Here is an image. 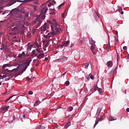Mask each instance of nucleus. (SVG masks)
I'll use <instances>...</instances> for the list:
<instances>
[{"label": "nucleus", "mask_w": 129, "mask_h": 129, "mask_svg": "<svg viewBox=\"0 0 129 129\" xmlns=\"http://www.w3.org/2000/svg\"><path fill=\"white\" fill-rule=\"evenodd\" d=\"M98 91L100 93H103L102 89H101V88H98Z\"/></svg>", "instance_id": "nucleus-43"}, {"label": "nucleus", "mask_w": 129, "mask_h": 129, "mask_svg": "<svg viewBox=\"0 0 129 129\" xmlns=\"http://www.w3.org/2000/svg\"><path fill=\"white\" fill-rule=\"evenodd\" d=\"M70 41L68 40L67 41H63L61 44V47H67L68 46V44H70Z\"/></svg>", "instance_id": "nucleus-14"}, {"label": "nucleus", "mask_w": 129, "mask_h": 129, "mask_svg": "<svg viewBox=\"0 0 129 129\" xmlns=\"http://www.w3.org/2000/svg\"><path fill=\"white\" fill-rule=\"evenodd\" d=\"M54 26L55 27V28H57V23H54Z\"/></svg>", "instance_id": "nucleus-58"}, {"label": "nucleus", "mask_w": 129, "mask_h": 129, "mask_svg": "<svg viewBox=\"0 0 129 129\" xmlns=\"http://www.w3.org/2000/svg\"><path fill=\"white\" fill-rule=\"evenodd\" d=\"M13 96H10L8 99H6V100H5L6 102H8V101H9V100H10V99H11V98H13Z\"/></svg>", "instance_id": "nucleus-36"}, {"label": "nucleus", "mask_w": 129, "mask_h": 129, "mask_svg": "<svg viewBox=\"0 0 129 129\" xmlns=\"http://www.w3.org/2000/svg\"><path fill=\"white\" fill-rule=\"evenodd\" d=\"M101 110H102V108H101V107L98 108L97 112L96 114V115H97V116L96 118H97V117H98L99 115H100V112H101Z\"/></svg>", "instance_id": "nucleus-12"}, {"label": "nucleus", "mask_w": 129, "mask_h": 129, "mask_svg": "<svg viewBox=\"0 0 129 129\" xmlns=\"http://www.w3.org/2000/svg\"><path fill=\"white\" fill-rule=\"evenodd\" d=\"M65 5V3H63L61 4H60L58 7V9H61V7H63V6H64Z\"/></svg>", "instance_id": "nucleus-33"}, {"label": "nucleus", "mask_w": 129, "mask_h": 129, "mask_svg": "<svg viewBox=\"0 0 129 129\" xmlns=\"http://www.w3.org/2000/svg\"><path fill=\"white\" fill-rule=\"evenodd\" d=\"M21 14H26V12H25V10L24 8H22L20 10Z\"/></svg>", "instance_id": "nucleus-31"}, {"label": "nucleus", "mask_w": 129, "mask_h": 129, "mask_svg": "<svg viewBox=\"0 0 129 129\" xmlns=\"http://www.w3.org/2000/svg\"><path fill=\"white\" fill-rule=\"evenodd\" d=\"M47 27H48L47 23H44L43 26H41L40 27L41 32H45V31H46V29H47Z\"/></svg>", "instance_id": "nucleus-10"}, {"label": "nucleus", "mask_w": 129, "mask_h": 129, "mask_svg": "<svg viewBox=\"0 0 129 129\" xmlns=\"http://www.w3.org/2000/svg\"><path fill=\"white\" fill-rule=\"evenodd\" d=\"M12 30H13V31L16 32V33H17V32H18V27H14V28H13Z\"/></svg>", "instance_id": "nucleus-37"}, {"label": "nucleus", "mask_w": 129, "mask_h": 129, "mask_svg": "<svg viewBox=\"0 0 129 129\" xmlns=\"http://www.w3.org/2000/svg\"><path fill=\"white\" fill-rule=\"evenodd\" d=\"M54 30H54V34H55V35H56L57 34H58V33H60V32H61L62 29L61 28H60L55 27L54 28Z\"/></svg>", "instance_id": "nucleus-9"}, {"label": "nucleus", "mask_w": 129, "mask_h": 129, "mask_svg": "<svg viewBox=\"0 0 129 129\" xmlns=\"http://www.w3.org/2000/svg\"><path fill=\"white\" fill-rule=\"evenodd\" d=\"M24 31H25V30H20V34L21 35H25V32H24Z\"/></svg>", "instance_id": "nucleus-34"}, {"label": "nucleus", "mask_w": 129, "mask_h": 129, "mask_svg": "<svg viewBox=\"0 0 129 129\" xmlns=\"http://www.w3.org/2000/svg\"><path fill=\"white\" fill-rule=\"evenodd\" d=\"M35 66H36V67L39 66V62H37V63H36Z\"/></svg>", "instance_id": "nucleus-60"}, {"label": "nucleus", "mask_w": 129, "mask_h": 129, "mask_svg": "<svg viewBox=\"0 0 129 129\" xmlns=\"http://www.w3.org/2000/svg\"><path fill=\"white\" fill-rule=\"evenodd\" d=\"M118 10L119 11H122V8L120 6L118 7Z\"/></svg>", "instance_id": "nucleus-50"}, {"label": "nucleus", "mask_w": 129, "mask_h": 129, "mask_svg": "<svg viewBox=\"0 0 129 129\" xmlns=\"http://www.w3.org/2000/svg\"><path fill=\"white\" fill-rule=\"evenodd\" d=\"M126 110L127 112H129V108H126Z\"/></svg>", "instance_id": "nucleus-62"}, {"label": "nucleus", "mask_w": 129, "mask_h": 129, "mask_svg": "<svg viewBox=\"0 0 129 129\" xmlns=\"http://www.w3.org/2000/svg\"><path fill=\"white\" fill-rule=\"evenodd\" d=\"M51 6H53V5L52 4H50V5H47L48 7H51Z\"/></svg>", "instance_id": "nucleus-63"}, {"label": "nucleus", "mask_w": 129, "mask_h": 129, "mask_svg": "<svg viewBox=\"0 0 129 129\" xmlns=\"http://www.w3.org/2000/svg\"><path fill=\"white\" fill-rule=\"evenodd\" d=\"M38 128L39 129H44L45 128V127L43 125H39L38 127Z\"/></svg>", "instance_id": "nucleus-25"}, {"label": "nucleus", "mask_w": 129, "mask_h": 129, "mask_svg": "<svg viewBox=\"0 0 129 129\" xmlns=\"http://www.w3.org/2000/svg\"><path fill=\"white\" fill-rule=\"evenodd\" d=\"M32 7L33 8L34 12H36V11H37V6L35 5H32Z\"/></svg>", "instance_id": "nucleus-30"}, {"label": "nucleus", "mask_w": 129, "mask_h": 129, "mask_svg": "<svg viewBox=\"0 0 129 129\" xmlns=\"http://www.w3.org/2000/svg\"><path fill=\"white\" fill-rule=\"evenodd\" d=\"M6 67H10V64L7 63L4 64L3 66L2 67L3 69H5Z\"/></svg>", "instance_id": "nucleus-24"}, {"label": "nucleus", "mask_w": 129, "mask_h": 129, "mask_svg": "<svg viewBox=\"0 0 129 129\" xmlns=\"http://www.w3.org/2000/svg\"><path fill=\"white\" fill-rule=\"evenodd\" d=\"M71 123V122L69 121L68 122H67L66 125H64V128H68V127H69V126H70V124Z\"/></svg>", "instance_id": "nucleus-20"}, {"label": "nucleus", "mask_w": 129, "mask_h": 129, "mask_svg": "<svg viewBox=\"0 0 129 129\" xmlns=\"http://www.w3.org/2000/svg\"><path fill=\"white\" fill-rule=\"evenodd\" d=\"M115 41L116 42H117V41H118V39L116 37V38H115Z\"/></svg>", "instance_id": "nucleus-59"}, {"label": "nucleus", "mask_w": 129, "mask_h": 129, "mask_svg": "<svg viewBox=\"0 0 129 129\" xmlns=\"http://www.w3.org/2000/svg\"><path fill=\"white\" fill-rule=\"evenodd\" d=\"M89 66V63L88 62H87L85 63V68H88Z\"/></svg>", "instance_id": "nucleus-32"}, {"label": "nucleus", "mask_w": 129, "mask_h": 129, "mask_svg": "<svg viewBox=\"0 0 129 129\" xmlns=\"http://www.w3.org/2000/svg\"><path fill=\"white\" fill-rule=\"evenodd\" d=\"M94 49H95L94 45H92V46H91V50L92 53H93V54H95V53H94V52H93V50H94Z\"/></svg>", "instance_id": "nucleus-28"}, {"label": "nucleus", "mask_w": 129, "mask_h": 129, "mask_svg": "<svg viewBox=\"0 0 129 129\" xmlns=\"http://www.w3.org/2000/svg\"><path fill=\"white\" fill-rule=\"evenodd\" d=\"M32 61V58H29L25 62L26 66H30V63Z\"/></svg>", "instance_id": "nucleus-17"}, {"label": "nucleus", "mask_w": 129, "mask_h": 129, "mask_svg": "<svg viewBox=\"0 0 129 129\" xmlns=\"http://www.w3.org/2000/svg\"><path fill=\"white\" fill-rule=\"evenodd\" d=\"M16 26H17V27H20L21 25L20 21H17L16 22Z\"/></svg>", "instance_id": "nucleus-23"}, {"label": "nucleus", "mask_w": 129, "mask_h": 129, "mask_svg": "<svg viewBox=\"0 0 129 129\" xmlns=\"http://www.w3.org/2000/svg\"><path fill=\"white\" fill-rule=\"evenodd\" d=\"M44 38H45L46 39H47V38H49L48 34L47 35H44Z\"/></svg>", "instance_id": "nucleus-52"}, {"label": "nucleus", "mask_w": 129, "mask_h": 129, "mask_svg": "<svg viewBox=\"0 0 129 129\" xmlns=\"http://www.w3.org/2000/svg\"><path fill=\"white\" fill-rule=\"evenodd\" d=\"M23 3V1H21V0H15V4L16 3Z\"/></svg>", "instance_id": "nucleus-45"}, {"label": "nucleus", "mask_w": 129, "mask_h": 129, "mask_svg": "<svg viewBox=\"0 0 129 129\" xmlns=\"http://www.w3.org/2000/svg\"><path fill=\"white\" fill-rule=\"evenodd\" d=\"M10 34L11 35H13L14 36H15V35H17V32L12 30L11 33H10Z\"/></svg>", "instance_id": "nucleus-26"}, {"label": "nucleus", "mask_w": 129, "mask_h": 129, "mask_svg": "<svg viewBox=\"0 0 129 129\" xmlns=\"http://www.w3.org/2000/svg\"><path fill=\"white\" fill-rule=\"evenodd\" d=\"M48 23L50 24V25H52L53 24V23H52V22L51 21H48Z\"/></svg>", "instance_id": "nucleus-56"}, {"label": "nucleus", "mask_w": 129, "mask_h": 129, "mask_svg": "<svg viewBox=\"0 0 129 129\" xmlns=\"http://www.w3.org/2000/svg\"><path fill=\"white\" fill-rule=\"evenodd\" d=\"M100 119V118H99V120H97V121H96L94 125V127H95V126H96V125H97V124H98V122H99Z\"/></svg>", "instance_id": "nucleus-29"}, {"label": "nucleus", "mask_w": 129, "mask_h": 129, "mask_svg": "<svg viewBox=\"0 0 129 129\" xmlns=\"http://www.w3.org/2000/svg\"><path fill=\"white\" fill-rule=\"evenodd\" d=\"M29 17V15L28 14H25V16H24V20H26V18H28Z\"/></svg>", "instance_id": "nucleus-48"}, {"label": "nucleus", "mask_w": 129, "mask_h": 129, "mask_svg": "<svg viewBox=\"0 0 129 129\" xmlns=\"http://www.w3.org/2000/svg\"><path fill=\"white\" fill-rule=\"evenodd\" d=\"M11 13H14L16 15V18H23L22 16V14L19 13V9L15 8L14 9H12Z\"/></svg>", "instance_id": "nucleus-3"}, {"label": "nucleus", "mask_w": 129, "mask_h": 129, "mask_svg": "<svg viewBox=\"0 0 129 129\" xmlns=\"http://www.w3.org/2000/svg\"><path fill=\"white\" fill-rule=\"evenodd\" d=\"M3 110H8L9 109V106H5L2 108Z\"/></svg>", "instance_id": "nucleus-27"}, {"label": "nucleus", "mask_w": 129, "mask_h": 129, "mask_svg": "<svg viewBox=\"0 0 129 129\" xmlns=\"http://www.w3.org/2000/svg\"><path fill=\"white\" fill-rule=\"evenodd\" d=\"M28 94H29V95H32V94H33V91H29L28 92Z\"/></svg>", "instance_id": "nucleus-47"}, {"label": "nucleus", "mask_w": 129, "mask_h": 129, "mask_svg": "<svg viewBox=\"0 0 129 129\" xmlns=\"http://www.w3.org/2000/svg\"><path fill=\"white\" fill-rule=\"evenodd\" d=\"M33 24H37L36 26V28L38 29L40 26H41V24H42V20H41V18L40 16L37 17L34 20L32 21Z\"/></svg>", "instance_id": "nucleus-2"}, {"label": "nucleus", "mask_w": 129, "mask_h": 129, "mask_svg": "<svg viewBox=\"0 0 129 129\" xmlns=\"http://www.w3.org/2000/svg\"><path fill=\"white\" fill-rule=\"evenodd\" d=\"M89 43H90V45H94V44H95V41L94 40H93V39H92V38H91L89 40Z\"/></svg>", "instance_id": "nucleus-22"}, {"label": "nucleus", "mask_w": 129, "mask_h": 129, "mask_svg": "<svg viewBox=\"0 0 129 129\" xmlns=\"http://www.w3.org/2000/svg\"><path fill=\"white\" fill-rule=\"evenodd\" d=\"M87 80H90V77H87Z\"/></svg>", "instance_id": "nucleus-61"}, {"label": "nucleus", "mask_w": 129, "mask_h": 129, "mask_svg": "<svg viewBox=\"0 0 129 129\" xmlns=\"http://www.w3.org/2000/svg\"><path fill=\"white\" fill-rule=\"evenodd\" d=\"M127 58L129 59V54L126 56Z\"/></svg>", "instance_id": "nucleus-64"}, {"label": "nucleus", "mask_w": 129, "mask_h": 129, "mask_svg": "<svg viewBox=\"0 0 129 129\" xmlns=\"http://www.w3.org/2000/svg\"><path fill=\"white\" fill-rule=\"evenodd\" d=\"M84 91L85 93H87L88 92V89L87 88H86L84 89Z\"/></svg>", "instance_id": "nucleus-49"}, {"label": "nucleus", "mask_w": 129, "mask_h": 129, "mask_svg": "<svg viewBox=\"0 0 129 129\" xmlns=\"http://www.w3.org/2000/svg\"><path fill=\"white\" fill-rule=\"evenodd\" d=\"M97 86H95L93 88H92L91 90L90 91L91 92H92V93H93V92H94V91H96V90H97Z\"/></svg>", "instance_id": "nucleus-18"}, {"label": "nucleus", "mask_w": 129, "mask_h": 129, "mask_svg": "<svg viewBox=\"0 0 129 129\" xmlns=\"http://www.w3.org/2000/svg\"><path fill=\"white\" fill-rule=\"evenodd\" d=\"M44 61H48V57H45Z\"/></svg>", "instance_id": "nucleus-55"}, {"label": "nucleus", "mask_w": 129, "mask_h": 129, "mask_svg": "<svg viewBox=\"0 0 129 129\" xmlns=\"http://www.w3.org/2000/svg\"><path fill=\"white\" fill-rule=\"evenodd\" d=\"M32 49V46H29L28 48V50H31Z\"/></svg>", "instance_id": "nucleus-53"}, {"label": "nucleus", "mask_w": 129, "mask_h": 129, "mask_svg": "<svg viewBox=\"0 0 129 129\" xmlns=\"http://www.w3.org/2000/svg\"><path fill=\"white\" fill-rule=\"evenodd\" d=\"M65 84H66V86H69V85H70V82H69V81H67L65 82Z\"/></svg>", "instance_id": "nucleus-38"}, {"label": "nucleus", "mask_w": 129, "mask_h": 129, "mask_svg": "<svg viewBox=\"0 0 129 129\" xmlns=\"http://www.w3.org/2000/svg\"><path fill=\"white\" fill-rule=\"evenodd\" d=\"M36 49H34V50H33V51H32V53L33 54V55H35V56L36 55V54H37V53H36Z\"/></svg>", "instance_id": "nucleus-44"}, {"label": "nucleus", "mask_w": 129, "mask_h": 129, "mask_svg": "<svg viewBox=\"0 0 129 129\" xmlns=\"http://www.w3.org/2000/svg\"><path fill=\"white\" fill-rule=\"evenodd\" d=\"M21 29H22V30H25L26 29V27H25V25L24 24L22 25Z\"/></svg>", "instance_id": "nucleus-39"}, {"label": "nucleus", "mask_w": 129, "mask_h": 129, "mask_svg": "<svg viewBox=\"0 0 129 129\" xmlns=\"http://www.w3.org/2000/svg\"><path fill=\"white\" fill-rule=\"evenodd\" d=\"M6 78V76L0 75V85H2V82H4V79Z\"/></svg>", "instance_id": "nucleus-16"}, {"label": "nucleus", "mask_w": 129, "mask_h": 129, "mask_svg": "<svg viewBox=\"0 0 129 129\" xmlns=\"http://www.w3.org/2000/svg\"><path fill=\"white\" fill-rule=\"evenodd\" d=\"M36 47L37 48L36 49V53H43L44 51L42 50V48H40V45H38V43H36Z\"/></svg>", "instance_id": "nucleus-7"}, {"label": "nucleus", "mask_w": 129, "mask_h": 129, "mask_svg": "<svg viewBox=\"0 0 129 129\" xmlns=\"http://www.w3.org/2000/svg\"><path fill=\"white\" fill-rule=\"evenodd\" d=\"M48 11V7H45L43 8H42L41 11V14L39 16V18L41 19L42 20H44V19L46 18V13Z\"/></svg>", "instance_id": "nucleus-1"}, {"label": "nucleus", "mask_w": 129, "mask_h": 129, "mask_svg": "<svg viewBox=\"0 0 129 129\" xmlns=\"http://www.w3.org/2000/svg\"><path fill=\"white\" fill-rule=\"evenodd\" d=\"M101 110H102V108H101V107L98 108L97 112L96 114V115H97V116L96 118H97V117H98L99 115H100V112H101Z\"/></svg>", "instance_id": "nucleus-13"}, {"label": "nucleus", "mask_w": 129, "mask_h": 129, "mask_svg": "<svg viewBox=\"0 0 129 129\" xmlns=\"http://www.w3.org/2000/svg\"><path fill=\"white\" fill-rule=\"evenodd\" d=\"M90 78L92 80V79H93L94 78V77L93 76H91L90 77Z\"/></svg>", "instance_id": "nucleus-57"}, {"label": "nucleus", "mask_w": 129, "mask_h": 129, "mask_svg": "<svg viewBox=\"0 0 129 129\" xmlns=\"http://www.w3.org/2000/svg\"><path fill=\"white\" fill-rule=\"evenodd\" d=\"M18 58H20V59H24V58H25V57H26V54L25 53V52H22V53L21 54H20L18 56Z\"/></svg>", "instance_id": "nucleus-15"}, {"label": "nucleus", "mask_w": 129, "mask_h": 129, "mask_svg": "<svg viewBox=\"0 0 129 129\" xmlns=\"http://www.w3.org/2000/svg\"><path fill=\"white\" fill-rule=\"evenodd\" d=\"M51 32H50L47 34L49 39H50V38H51V37H52V38H53V37H54L55 35H56L54 33V26L51 25Z\"/></svg>", "instance_id": "nucleus-5"}, {"label": "nucleus", "mask_w": 129, "mask_h": 129, "mask_svg": "<svg viewBox=\"0 0 129 129\" xmlns=\"http://www.w3.org/2000/svg\"><path fill=\"white\" fill-rule=\"evenodd\" d=\"M8 72L10 73V77H11V78H13L14 76L15 77H17V69H14L12 70H8Z\"/></svg>", "instance_id": "nucleus-4"}, {"label": "nucleus", "mask_w": 129, "mask_h": 129, "mask_svg": "<svg viewBox=\"0 0 129 129\" xmlns=\"http://www.w3.org/2000/svg\"><path fill=\"white\" fill-rule=\"evenodd\" d=\"M101 110H102V108H101V107L98 108L97 112L96 114V115H97V116L96 118H97V117H98L99 115H100V112H101Z\"/></svg>", "instance_id": "nucleus-11"}, {"label": "nucleus", "mask_w": 129, "mask_h": 129, "mask_svg": "<svg viewBox=\"0 0 129 129\" xmlns=\"http://www.w3.org/2000/svg\"><path fill=\"white\" fill-rule=\"evenodd\" d=\"M38 103H39V100L36 101L34 105V106H37V105H38Z\"/></svg>", "instance_id": "nucleus-42"}, {"label": "nucleus", "mask_w": 129, "mask_h": 129, "mask_svg": "<svg viewBox=\"0 0 129 129\" xmlns=\"http://www.w3.org/2000/svg\"><path fill=\"white\" fill-rule=\"evenodd\" d=\"M28 66L25 65V67L24 69V71H26V70L28 68Z\"/></svg>", "instance_id": "nucleus-54"}, {"label": "nucleus", "mask_w": 129, "mask_h": 129, "mask_svg": "<svg viewBox=\"0 0 129 129\" xmlns=\"http://www.w3.org/2000/svg\"><path fill=\"white\" fill-rule=\"evenodd\" d=\"M7 2L6 7H11V6L16 4V0H7Z\"/></svg>", "instance_id": "nucleus-6"}, {"label": "nucleus", "mask_w": 129, "mask_h": 129, "mask_svg": "<svg viewBox=\"0 0 129 129\" xmlns=\"http://www.w3.org/2000/svg\"><path fill=\"white\" fill-rule=\"evenodd\" d=\"M109 120H110V121H112V120H116V119H114L113 117H109Z\"/></svg>", "instance_id": "nucleus-35"}, {"label": "nucleus", "mask_w": 129, "mask_h": 129, "mask_svg": "<svg viewBox=\"0 0 129 129\" xmlns=\"http://www.w3.org/2000/svg\"><path fill=\"white\" fill-rule=\"evenodd\" d=\"M57 60H59L60 62H64V61H66V57L63 56L61 58L58 59Z\"/></svg>", "instance_id": "nucleus-21"}, {"label": "nucleus", "mask_w": 129, "mask_h": 129, "mask_svg": "<svg viewBox=\"0 0 129 129\" xmlns=\"http://www.w3.org/2000/svg\"><path fill=\"white\" fill-rule=\"evenodd\" d=\"M45 56V54L43 52H40L39 54L37 53L35 54V57H37L38 59H42V58L44 57Z\"/></svg>", "instance_id": "nucleus-8"}, {"label": "nucleus", "mask_w": 129, "mask_h": 129, "mask_svg": "<svg viewBox=\"0 0 129 129\" xmlns=\"http://www.w3.org/2000/svg\"><path fill=\"white\" fill-rule=\"evenodd\" d=\"M107 64L108 67H112L113 63L112 62V61L110 60L107 62Z\"/></svg>", "instance_id": "nucleus-19"}, {"label": "nucleus", "mask_w": 129, "mask_h": 129, "mask_svg": "<svg viewBox=\"0 0 129 129\" xmlns=\"http://www.w3.org/2000/svg\"><path fill=\"white\" fill-rule=\"evenodd\" d=\"M123 50H127V47H126V46H123Z\"/></svg>", "instance_id": "nucleus-51"}, {"label": "nucleus", "mask_w": 129, "mask_h": 129, "mask_svg": "<svg viewBox=\"0 0 129 129\" xmlns=\"http://www.w3.org/2000/svg\"><path fill=\"white\" fill-rule=\"evenodd\" d=\"M69 111H72L73 110V107L70 106L69 107Z\"/></svg>", "instance_id": "nucleus-41"}, {"label": "nucleus", "mask_w": 129, "mask_h": 129, "mask_svg": "<svg viewBox=\"0 0 129 129\" xmlns=\"http://www.w3.org/2000/svg\"><path fill=\"white\" fill-rule=\"evenodd\" d=\"M49 15H56V13L54 12H51L49 13Z\"/></svg>", "instance_id": "nucleus-46"}, {"label": "nucleus", "mask_w": 129, "mask_h": 129, "mask_svg": "<svg viewBox=\"0 0 129 129\" xmlns=\"http://www.w3.org/2000/svg\"><path fill=\"white\" fill-rule=\"evenodd\" d=\"M4 34V32H0V44L2 43L1 42V40L2 39V35Z\"/></svg>", "instance_id": "nucleus-40"}]
</instances>
